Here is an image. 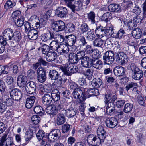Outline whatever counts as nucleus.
<instances>
[{
  "label": "nucleus",
  "instance_id": "obj_39",
  "mask_svg": "<svg viewBox=\"0 0 146 146\" xmlns=\"http://www.w3.org/2000/svg\"><path fill=\"white\" fill-rule=\"evenodd\" d=\"M91 83L94 87L97 88L100 87L102 85V81L99 78H96L92 80Z\"/></svg>",
  "mask_w": 146,
  "mask_h": 146
},
{
  "label": "nucleus",
  "instance_id": "obj_63",
  "mask_svg": "<svg viewBox=\"0 0 146 146\" xmlns=\"http://www.w3.org/2000/svg\"><path fill=\"white\" fill-rule=\"evenodd\" d=\"M27 75L29 78L31 79L35 78L36 77L35 72L33 70L31 69L27 71Z\"/></svg>",
  "mask_w": 146,
  "mask_h": 146
},
{
  "label": "nucleus",
  "instance_id": "obj_35",
  "mask_svg": "<svg viewBox=\"0 0 146 146\" xmlns=\"http://www.w3.org/2000/svg\"><path fill=\"white\" fill-rule=\"evenodd\" d=\"M46 112L50 115H56L58 112L55 106L51 105L48 107L46 110Z\"/></svg>",
  "mask_w": 146,
  "mask_h": 146
},
{
  "label": "nucleus",
  "instance_id": "obj_62",
  "mask_svg": "<svg viewBox=\"0 0 146 146\" xmlns=\"http://www.w3.org/2000/svg\"><path fill=\"white\" fill-rule=\"evenodd\" d=\"M80 29L81 32L83 33H84L89 31L90 29L89 26L86 23H84L81 24Z\"/></svg>",
  "mask_w": 146,
  "mask_h": 146
},
{
  "label": "nucleus",
  "instance_id": "obj_16",
  "mask_svg": "<svg viewBox=\"0 0 146 146\" xmlns=\"http://www.w3.org/2000/svg\"><path fill=\"white\" fill-rule=\"evenodd\" d=\"M50 35L51 40H54L53 41H57L59 43L63 42L64 40V36L61 34L56 33L53 31H50Z\"/></svg>",
  "mask_w": 146,
  "mask_h": 146
},
{
  "label": "nucleus",
  "instance_id": "obj_17",
  "mask_svg": "<svg viewBox=\"0 0 146 146\" xmlns=\"http://www.w3.org/2000/svg\"><path fill=\"white\" fill-rule=\"evenodd\" d=\"M93 61V59H92L89 56H86L82 59L81 64L82 66L85 68L91 67L92 66Z\"/></svg>",
  "mask_w": 146,
  "mask_h": 146
},
{
  "label": "nucleus",
  "instance_id": "obj_20",
  "mask_svg": "<svg viewBox=\"0 0 146 146\" xmlns=\"http://www.w3.org/2000/svg\"><path fill=\"white\" fill-rule=\"evenodd\" d=\"M68 11L67 9L63 7H60L58 8L56 11V15L60 17H65Z\"/></svg>",
  "mask_w": 146,
  "mask_h": 146
},
{
  "label": "nucleus",
  "instance_id": "obj_60",
  "mask_svg": "<svg viewBox=\"0 0 146 146\" xmlns=\"http://www.w3.org/2000/svg\"><path fill=\"white\" fill-rule=\"evenodd\" d=\"M95 37V35L90 31L87 32L86 38L88 40L92 41L94 39Z\"/></svg>",
  "mask_w": 146,
  "mask_h": 146
},
{
  "label": "nucleus",
  "instance_id": "obj_47",
  "mask_svg": "<svg viewBox=\"0 0 146 146\" xmlns=\"http://www.w3.org/2000/svg\"><path fill=\"white\" fill-rule=\"evenodd\" d=\"M133 108L132 104L128 103L125 104L124 107L123 111L126 113H129L131 111Z\"/></svg>",
  "mask_w": 146,
  "mask_h": 146
},
{
  "label": "nucleus",
  "instance_id": "obj_7",
  "mask_svg": "<svg viewBox=\"0 0 146 146\" xmlns=\"http://www.w3.org/2000/svg\"><path fill=\"white\" fill-rule=\"evenodd\" d=\"M116 61L119 65H123L128 61L127 56L123 52H118L115 56Z\"/></svg>",
  "mask_w": 146,
  "mask_h": 146
},
{
  "label": "nucleus",
  "instance_id": "obj_36",
  "mask_svg": "<svg viewBox=\"0 0 146 146\" xmlns=\"http://www.w3.org/2000/svg\"><path fill=\"white\" fill-rule=\"evenodd\" d=\"M60 93L57 89H54L52 91L51 96L52 98V101L56 102L60 99Z\"/></svg>",
  "mask_w": 146,
  "mask_h": 146
},
{
  "label": "nucleus",
  "instance_id": "obj_50",
  "mask_svg": "<svg viewBox=\"0 0 146 146\" xmlns=\"http://www.w3.org/2000/svg\"><path fill=\"white\" fill-rule=\"evenodd\" d=\"M34 111L36 114L40 116L43 115L44 113L43 109L40 106H35L34 109Z\"/></svg>",
  "mask_w": 146,
  "mask_h": 146
},
{
  "label": "nucleus",
  "instance_id": "obj_38",
  "mask_svg": "<svg viewBox=\"0 0 146 146\" xmlns=\"http://www.w3.org/2000/svg\"><path fill=\"white\" fill-rule=\"evenodd\" d=\"M83 94L84 92H83L82 90L79 88L74 90L72 93L73 96L76 99H79L81 97H82Z\"/></svg>",
  "mask_w": 146,
  "mask_h": 146
},
{
  "label": "nucleus",
  "instance_id": "obj_58",
  "mask_svg": "<svg viewBox=\"0 0 146 146\" xmlns=\"http://www.w3.org/2000/svg\"><path fill=\"white\" fill-rule=\"evenodd\" d=\"M16 3L15 2L13 3L10 0H8L5 3L4 6V8L6 10L9 9L13 7L16 5Z\"/></svg>",
  "mask_w": 146,
  "mask_h": 146
},
{
  "label": "nucleus",
  "instance_id": "obj_19",
  "mask_svg": "<svg viewBox=\"0 0 146 146\" xmlns=\"http://www.w3.org/2000/svg\"><path fill=\"white\" fill-rule=\"evenodd\" d=\"M118 123L117 119L113 117L108 118L106 121V126L109 128L115 127L117 125Z\"/></svg>",
  "mask_w": 146,
  "mask_h": 146
},
{
  "label": "nucleus",
  "instance_id": "obj_18",
  "mask_svg": "<svg viewBox=\"0 0 146 146\" xmlns=\"http://www.w3.org/2000/svg\"><path fill=\"white\" fill-rule=\"evenodd\" d=\"M63 112H64L65 115L68 118L76 117L77 110L72 107H69L65 110H63Z\"/></svg>",
  "mask_w": 146,
  "mask_h": 146
},
{
  "label": "nucleus",
  "instance_id": "obj_2",
  "mask_svg": "<svg viewBox=\"0 0 146 146\" xmlns=\"http://www.w3.org/2000/svg\"><path fill=\"white\" fill-rule=\"evenodd\" d=\"M95 33L99 37H102L106 36H110V35L114 33L113 29L110 27H105L100 25L97 27Z\"/></svg>",
  "mask_w": 146,
  "mask_h": 146
},
{
  "label": "nucleus",
  "instance_id": "obj_44",
  "mask_svg": "<svg viewBox=\"0 0 146 146\" xmlns=\"http://www.w3.org/2000/svg\"><path fill=\"white\" fill-rule=\"evenodd\" d=\"M94 61L92 64V66L100 70L102 67L103 63L102 61L100 60H96L93 59Z\"/></svg>",
  "mask_w": 146,
  "mask_h": 146
},
{
  "label": "nucleus",
  "instance_id": "obj_23",
  "mask_svg": "<svg viewBox=\"0 0 146 146\" xmlns=\"http://www.w3.org/2000/svg\"><path fill=\"white\" fill-rule=\"evenodd\" d=\"M117 96L116 95H112L110 94H107L105 95L104 103L106 105L109 103H113L117 99Z\"/></svg>",
  "mask_w": 146,
  "mask_h": 146
},
{
  "label": "nucleus",
  "instance_id": "obj_52",
  "mask_svg": "<svg viewBox=\"0 0 146 146\" xmlns=\"http://www.w3.org/2000/svg\"><path fill=\"white\" fill-rule=\"evenodd\" d=\"M124 23L125 25L127 26L130 30H132L134 27H135L137 26V25L135 24L132 19L129 21H124Z\"/></svg>",
  "mask_w": 146,
  "mask_h": 146
},
{
  "label": "nucleus",
  "instance_id": "obj_6",
  "mask_svg": "<svg viewBox=\"0 0 146 146\" xmlns=\"http://www.w3.org/2000/svg\"><path fill=\"white\" fill-rule=\"evenodd\" d=\"M114 52L111 51H108L104 53L103 56V60L104 63L109 65L112 64L115 60Z\"/></svg>",
  "mask_w": 146,
  "mask_h": 146
},
{
  "label": "nucleus",
  "instance_id": "obj_61",
  "mask_svg": "<svg viewBox=\"0 0 146 146\" xmlns=\"http://www.w3.org/2000/svg\"><path fill=\"white\" fill-rule=\"evenodd\" d=\"M94 50V49L91 46L87 45L84 48V51L87 54H88L90 56Z\"/></svg>",
  "mask_w": 146,
  "mask_h": 146
},
{
  "label": "nucleus",
  "instance_id": "obj_43",
  "mask_svg": "<svg viewBox=\"0 0 146 146\" xmlns=\"http://www.w3.org/2000/svg\"><path fill=\"white\" fill-rule=\"evenodd\" d=\"M50 49L49 46L45 44L42 45L40 47L38 48V50H41L43 54H44L46 55L49 52Z\"/></svg>",
  "mask_w": 146,
  "mask_h": 146
},
{
  "label": "nucleus",
  "instance_id": "obj_5",
  "mask_svg": "<svg viewBox=\"0 0 146 146\" xmlns=\"http://www.w3.org/2000/svg\"><path fill=\"white\" fill-rule=\"evenodd\" d=\"M13 30L11 28H7L3 33V36H0V41L2 42L3 44H7V40H11L13 36Z\"/></svg>",
  "mask_w": 146,
  "mask_h": 146
},
{
  "label": "nucleus",
  "instance_id": "obj_9",
  "mask_svg": "<svg viewBox=\"0 0 146 146\" xmlns=\"http://www.w3.org/2000/svg\"><path fill=\"white\" fill-rule=\"evenodd\" d=\"M7 133H5L0 139V146H12L14 145L13 139L12 137L6 138Z\"/></svg>",
  "mask_w": 146,
  "mask_h": 146
},
{
  "label": "nucleus",
  "instance_id": "obj_29",
  "mask_svg": "<svg viewBox=\"0 0 146 146\" xmlns=\"http://www.w3.org/2000/svg\"><path fill=\"white\" fill-rule=\"evenodd\" d=\"M52 98L51 95L46 94L42 97V102L45 105H49L52 101Z\"/></svg>",
  "mask_w": 146,
  "mask_h": 146
},
{
  "label": "nucleus",
  "instance_id": "obj_55",
  "mask_svg": "<svg viewBox=\"0 0 146 146\" xmlns=\"http://www.w3.org/2000/svg\"><path fill=\"white\" fill-rule=\"evenodd\" d=\"M95 14L93 12H90L88 14V20L92 24H94L95 23Z\"/></svg>",
  "mask_w": 146,
  "mask_h": 146
},
{
  "label": "nucleus",
  "instance_id": "obj_56",
  "mask_svg": "<svg viewBox=\"0 0 146 146\" xmlns=\"http://www.w3.org/2000/svg\"><path fill=\"white\" fill-rule=\"evenodd\" d=\"M52 90V86L50 85L47 84L45 85L43 88H41L40 91L42 92H45L47 93H48L51 91Z\"/></svg>",
  "mask_w": 146,
  "mask_h": 146
},
{
  "label": "nucleus",
  "instance_id": "obj_64",
  "mask_svg": "<svg viewBox=\"0 0 146 146\" xmlns=\"http://www.w3.org/2000/svg\"><path fill=\"white\" fill-rule=\"evenodd\" d=\"M31 119L33 124L37 125L39 123L40 118L38 115H35L32 117Z\"/></svg>",
  "mask_w": 146,
  "mask_h": 146
},
{
  "label": "nucleus",
  "instance_id": "obj_32",
  "mask_svg": "<svg viewBox=\"0 0 146 146\" xmlns=\"http://www.w3.org/2000/svg\"><path fill=\"white\" fill-rule=\"evenodd\" d=\"M56 53L54 52H50L46 55V58L47 61L52 62L54 61L57 57Z\"/></svg>",
  "mask_w": 146,
  "mask_h": 146
},
{
  "label": "nucleus",
  "instance_id": "obj_28",
  "mask_svg": "<svg viewBox=\"0 0 146 146\" xmlns=\"http://www.w3.org/2000/svg\"><path fill=\"white\" fill-rule=\"evenodd\" d=\"M60 74L58 71L54 69H52L49 72V77L52 80H57L60 77Z\"/></svg>",
  "mask_w": 146,
  "mask_h": 146
},
{
  "label": "nucleus",
  "instance_id": "obj_11",
  "mask_svg": "<svg viewBox=\"0 0 146 146\" xmlns=\"http://www.w3.org/2000/svg\"><path fill=\"white\" fill-rule=\"evenodd\" d=\"M74 67V64L70 62H68L64 67H61L60 68L65 74L68 76H70L73 74V72L72 70Z\"/></svg>",
  "mask_w": 146,
  "mask_h": 146
},
{
  "label": "nucleus",
  "instance_id": "obj_1",
  "mask_svg": "<svg viewBox=\"0 0 146 146\" xmlns=\"http://www.w3.org/2000/svg\"><path fill=\"white\" fill-rule=\"evenodd\" d=\"M97 133V137L92 134L89 135L86 143L93 146H98L101 143H103L107 136L104 125H100L98 126Z\"/></svg>",
  "mask_w": 146,
  "mask_h": 146
},
{
  "label": "nucleus",
  "instance_id": "obj_3",
  "mask_svg": "<svg viewBox=\"0 0 146 146\" xmlns=\"http://www.w3.org/2000/svg\"><path fill=\"white\" fill-rule=\"evenodd\" d=\"M129 69L131 70L132 78L136 80L141 79L143 76L142 71L134 63H132L130 66L128 67Z\"/></svg>",
  "mask_w": 146,
  "mask_h": 146
},
{
  "label": "nucleus",
  "instance_id": "obj_54",
  "mask_svg": "<svg viewBox=\"0 0 146 146\" xmlns=\"http://www.w3.org/2000/svg\"><path fill=\"white\" fill-rule=\"evenodd\" d=\"M13 37L15 41L17 42H19L21 38V34L20 31H15Z\"/></svg>",
  "mask_w": 146,
  "mask_h": 146
},
{
  "label": "nucleus",
  "instance_id": "obj_10",
  "mask_svg": "<svg viewBox=\"0 0 146 146\" xmlns=\"http://www.w3.org/2000/svg\"><path fill=\"white\" fill-rule=\"evenodd\" d=\"M52 27L54 31L58 32L62 31L65 29V24L62 21H57L53 23Z\"/></svg>",
  "mask_w": 146,
  "mask_h": 146
},
{
  "label": "nucleus",
  "instance_id": "obj_51",
  "mask_svg": "<svg viewBox=\"0 0 146 146\" xmlns=\"http://www.w3.org/2000/svg\"><path fill=\"white\" fill-rule=\"evenodd\" d=\"M101 53L97 49H94V50L91 55L92 58V59L97 60L101 56Z\"/></svg>",
  "mask_w": 146,
  "mask_h": 146
},
{
  "label": "nucleus",
  "instance_id": "obj_8",
  "mask_svg": "<svg viewBox=\"0 0 146 146\" xmlns=\"http://www.w3.org/2000/svg\"><path fill=\"white\" fill-rule=\"evenodd\" d=\"M30 20L33 21L35 22V29L41 28L44 27L46 24V21L43 18L40 19L36 15L32 16Z\"/></svg>",
  "mask_w": 146,
  "mask_h": 146
},
{
  "label": "nucleus",
  "instance_id": "obj_57",
  "mask_svg": "<svg viewBox=\"0 0 146 146\" xmlns=\"http://www.w3.org/2000/svg\"><path fill=\"white\" fill-rule=\"evenodd\" d=\"M111 13L109 12L104 13L102 16V20L105 21L106 23L107 22L111 17Z\"/></svg>",
  "mask_w": 146,
  "mask_h": 146
},
{
  "label": "nucleus",
  "instance_id": "obj_42",
  "mask_svg": "<svg viewBox=\"0 0 146 146\" xmlns=\"http://www.w3.org/2000/svg\"><path fill=\"white\" fill-rule=\"evenodd\" d=\"M92 89H85L84 90L83 96L82 97L83 100H84L86 98H88L90 96H92Z\"/></svg>",
  "mask_w": 146,
  "mask_h": 146
},
{
  "label": "nucleus",
  "instance_id": "obj_46",
  "mask_svg": "<svg viewBox=\"0 0 146 146\" xmlns=\"http://www.w3.org/2000/svg\"><path fill=\"white\" fill-rule=\"evenodd\" d=\"M69 61L70 63L74 64L77 63L78 62L77 57L76 56V54L73 53H70L69 55Z\"/></svg>",
  "mask_w": 146,
  "mask_h": 146
},
{
  "label": "nucleus",
  "instance_id": "obj_14",
  "mask_svg": "<svg viewBox=\"0 0 146 146\" xmlns=\"http://www.w3.org/2000/svg\"><path fill=\"white\" fill-rule=\"evenodd\" d=\"M10 97L11 98L14 100L18 101L21 98L22 94L21 92L19 89L17 88L13 89L11 90L10 89Z\"/></svg>",
  "mask_w": 146,
  "mask_h": 146
},
{
  "label": "nucleus",
  "instance_id": "obj_33",
  "mask_svg": "<svg viewBox=\"0 0 146 146\" xmlns=\"http://www.w3.org/2000/svg\"><path fill=\"white\" fill-rule=\"evenodd\" d=\"M65 118L64 113L60 112L57 115L56 123L58 125H60L64 123L65 121Z\"/></svg>",
  "mask_w": 146,
  "mask_h": 146
},
{
  "label": "nucleus",
  "instance_id": "obj_25",
  "mask_svg": "<svg viewBox=\"0 0 146 146\" xmlns=\"http://www.w3.org/2000/svg\"><path fill=\"white\" fill-rule=\"evenodd\" d=\"M106 113L109 115H113L115 112V106L113 103H109L106 105Z\"/></svg>",
  "mask_w": 146,
  "mask_h": 146
},
{
  "label": "nucleus",
  "instance_id": "obj_48",
  "mask_svg": "<svg viewBox=\"0 0 146 146\" xmlns=\"http://www.w3.org/2000/svg\"><path fill=\"white\" fill-rule=\"evenodd\" d=\"M75 29V26L73 23H70L68 24L65 27L66 32L71 33L74 31Z\"/></svg>",
  "mask_w": 146,
  "mask_h": 146
},
{
  "label": "nucleus",
  "instance_id": "obj_15",
  "mask_svg": "<svg viewBox=\"0 0 146 146\" xmlns=\"http://www.w3.org/2000/svg\"><path fill=\"white\" fill-rule=\"evenodd\" d=\"M27 92L29 94H33L35 93L36 88V84L35 82L31 81L28 82L25 86Z\"/></svg>",
  "mask_w": 146,
  "mask_h": 146
},
{
  "label": "nucleus",
  "instance_id": "obj_53",
  "mask_svg": "<svg viewBox=\"0 0 146 146\" xmlns=\"http://www.w3.org/2000/svg\"><path fill=\"white\" fill-rule=\"evenodd\" d=\"M57 41H52L50 44V49L53 50L57 51L58 48L60 46Z\"/></svg>",
  "mask_w": 146,
  "mask_h": 146
},
{
  "label": "nucleus",
  "instance_id": "obj_49",
  "mask_svg": "<svg viewBox=\"0 0 146 146\" xmlns=\"http://www.w3.org/2000/svg\"><path fill=\"white\" fill-rule=\"evenodd\" d=\"M136 39L133 36L127 37L126 43L131 46H134L136 44Z\"/></svg>",
  "mask_w": 146,
  "mask_h": 146
},
{
  "label": "nucleus",
  "instance_id": "obj_4",
  "mask_svg": "<svg viewBox=\"0 0 146 146\" xmlns=\"http://www.w3.org/2000/svg\"><path fill=\"white\" fill-rule=\"evenodd\" d=\"M75 0H71L65 4L74 13L81 9L82 7V4L80 1H74Z\"/></svg>",
  "mask_w": 146,
  "mask_h": 146
},
{
  "label": "nucleus",
  "instance_id": "obj_12",
  "mask_svg": "<svg viewBox=\"0 0 146 146\" xmlns=\"http://www.w3.org/2000/svg\"><path fill=\"white\" fill-rule=\"evenodd\" d=\"M60 135V130L58 129H54L49 133L48 136V140L51 142H54L58 140Z\"/></svg>",
  "mask_w": 146,
  "mask_h": 146
},
{
  "label": "nucleus",
  "instance_id": "obj_40",
  "mask_svg": "<svg viewBox=\"0 0 146 146\" xmlns=\"http://www.w3.org/2000/svg\"><path fill=\"white\" fill-rule=\"evenodd\" d=\"M106 82H108L111 85L113 86L117 89L119 85L115 81V78H114L113 77H108V78Z\"/></svg>",
  "mask_w": 146,
  "mask_h": 146
},
{
  "label": "nucleus",
  "instance_id": "obj_21",
  "mask_svg": "<svg viewBox=\"0 0 146 146\" xmlns=\"http://www.w3.org/2000/svg\"><path fill=\"white\" fill-rule=\"evenodd\" d=\"M27 78L25 75H20L17 78V84L20 87L23 88L27 83Z\"/></svg>",
  "mask_w": 146,
  "mask_h": 146
},
{
  "label": "nucleus",
  "instance_id": "obj_26",
  "mask_svg": "<svg viewBox=\"0 0 146 146\" xmlns=\"http://www.w3.org/2000/svg\"><path fill=\"white\" fill-rule=\"evenodd\" d=\"M69 51V49L68 46L64 44L60 45L57 51L59 54L60 55L65 54L68 53Z\"/></svg>",
  "mask_w": 146,
  "mask_h": 146
},
{
  "label": "nucleus",
  "instance_id": "obj_34",
  "mask_svg": "<svg viewBox=\"0 0 146 146\" xmlns=\"http://www.w3.org/2000/svg\"><path fill=\"white\" fill-rule=\"evenodd\" d=\"M113 33H112L111 35H110V36L111 37L119 39L123 38L126 34L124 31L122 29H120L118 32L116 34H115V35H114Z\"/></svg>",
  "mask_w": 146,
  "mask_h": 146
},
{
  "label": "nucleus",
  "instance_id": "obj_13",
  "mask_svg": "<svg viewBox=\"0 0 146 146\" xmlns=\"http://www.w3.org/2000/svg\"><path fill=\"white\" fill-rule=\"evenodd\" d=\"M46 72L42 67H40L37 70V80L41 83L44 82L46 79Z\"/></svg>",
  "mask_w": 146,
  "mask_h": 146
},
{
  "label": "nucleus",
  "instance_id": "obj_30",
  "mask_svg": "<svg viewBox=\"0 0 146 146\" xmlns=\"http://www.w3.org/2000/svg\"><path fill=\"white\" fill-rule=\"evenodd\" d=\"M66 102L65 100L63 99L62 100L60 101V102H58V103L56 105V107L57 110L61 111L60 112H62L64 113V112H63V110H64L66 106Z\"/></svg>",
  "mask_w": 146,
  "mask_h": 146
},
{
  "label": "nucleus",
  "instance_id": "obj_24",
  "mask_svg": "<svg viewBox=\"0 0 146 146\" xmlns=\"http://www.w3.org/2000/svg\"><path fill=\"white\" fill-rule=\"evenodd\" d=\"M114 74L117 76H120L124 75L125 72V69L121 66L115 67L113 69Z\"/></svg>",
  "mask_w": 146,
  "mask_h": 146
},
{
  "label": "nucleus",
  "instance_id": "obj_41",
  "mask_svg": "<svg viewBox=\"0 0 146 146\" xmlns=\"http://www.w3.org/2000/svg\"><path fill=\"white\" fill-rule=\"evenodd\" d=\"M104 40L100 38H96L93 42V44L95 47H102L103 46Z\"/></svg>",
  "mask_w": 146,
  "mask_h": 146
},
{
  "label": "nucleus",
  "instance_id": "obj_37",
  "mask_svg": "<svg viewBox=\"0 0 146 146\" xmlns=\"http://www.w3.org/2000/svg\"><path fill=\"white\" fill-rule=\"evenodd\" d=\"M142 34L141 30L138 28L135 29L132 32V35L136 39L140 38L142 35Z\"/></svg>",
  "mask_w": 146,
  "mask_h": 146
},
{
  "label": "nucleus",
  "instance_id": "obj_45",
  "mask_svg": "<svg viewBox=\"0 0 146 146\" xmlns=\"http://www.w3.org/2000/svg\"><path fill=\"white\" fill-rule=\"evenodd\" d=\"M120 8L119 5L117 4H111L108 7L109 10L113 12H118Z\"/></svg>",
  "mask_w": 146,
  "mask_h": 146
},
{
  "label": "nucleus",
  "instance_id": "obj_31",
  "mask_svg": "<svg viewBox=\"0 0 146 146\" xmlns=\"http://www.w3.org/2000/svg\"><path fill=\"white\" fill-rule=\"evenodd\" d=\"M27 33L28 38L31 40H35L38 37V32L34 29L31 30Z\"/></svg>",
  "mask_w": 146,
  "mask_h": 146
},
{
  "label": "nucleus",
  "instance_id": "obj_59",
  "mask_svg": "<svg viewBox=\"0 0 146 146\" xmlns=\"http://www.w3.org/2000/svg\"><path fill=\"white\" fill-rule=\"evenodd\" d=\"M135 86H138L137 84L136 83L131 82L128 84L125 88L127 92H130Z\"/></svg>",
  "mask_w": 146,
  "mask_h": 146
},
{
  "label": "nucleus",
  "instance_id": "obj_22",
  "mask_svg": "<svg viewBox=\"0 0 146 146\" xmlns=\"http://www.w3.org/2000/svg\"><path fill=\"white\" fill-rule=\"evenodd\" d=\"M65 38L66 39V44L69 46H73L76 42L77 37L74 35L71 34L68 36H66Z\"/></svg>",
  "mask_w": 146,
  "mask_h": 146
},
{
  "label": "nucleus",
  "instance_id": "obj_27",
  "mask_svg": "<svg viewBox=\"0 0 146 146\" xmlns=\"http://www.w3.org/2000/svg\"><path fill=\"white\" fill-rule=\"evenodd\" d=\"M143 13L140 15H138L133 17L132 19L135 24L137 25L139 22L141 23L142 21L146 18V12L143 10Z\"/></svg>",
  "mask_w": 146,
  "mask_h": 146
}]
</instances>
